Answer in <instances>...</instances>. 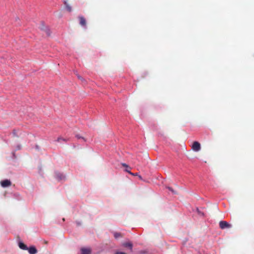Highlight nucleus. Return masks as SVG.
<instances>
[{
    "mask_svg": "<svg viewBox=\"0 0 254 254\" xmlns=\"http://www.w3.org/2000/svg\"><path fill=\"white\" fill-rule=\"evenodd\" d=\"M191 148L194 151L198 152L201 149V145L198 141H194L191 145Z\"/></svg>",
    "mask_w": 254,
    "mask_h": 254,
    "instance_id": "1",
    "label": "nucleus"
},
{
    "mask_svg": "<svg viewBox=\"0 0 254 254\" xmlns=\"http://www.w3.org/2000/svg\"><path fill=\"white\" fill-rule=\"evenodd\" d=\"M219 224L221 229H228L232 227V225L225 221H220Z\"/></svg>",
    "mask_w": 254,
    "mask_h": 254,
    "instance_id": "2",
    "label": "nucleus"
},
{
    "mask_svg": "<svg viewBox=\"0 0 254 254\" xmlns=\"http://www.w3.org/2000/svg\"><path fill=\"white\" fill-rule=\"evenodd\" d=\"M0 185L3 188L9 187L11 185V182L10 180L6 179L0 181Z\"/></svg>",
    "mask_w": 254,
    "mask_h": 254,
    "instance_id": "3",
    "label": "nucleus"
},
{
    "mask_svg": "<svg viewBox=\"0 0 254 254\" xmlns=\"http://www.w3.org/2000/svg\"><path fill=\"white\" fill-rule=\"evenodd\" d=\"M122 246L128 249L129 250H130V251H132V250L133 245H132V243L130 241H127V242H125L123 243Z\"/></svg>",
    "mask_w": 254,
    "mask_h": 254,
    "instance_id": "4",
    "label": "nucleus"
},
{
    "mask_svg": "<svg viewBox=\"0 0 254 254\" xmlns=\"http://www.w3.org/2000/svg\"><path fill=\"white\" fill-rule=\"evenodd\" d=\"M79 24L82 27H85L86 25V20L83 16H79Z\"/></svg>",
    "mask_w": 254,
    "mask_h": 254,
    "instance_id": "5",
    "label": "nucleus"
},
{
    "mask_svg": "<svg viewBox=\"0 0 254 254\" xmlns=\"http://www.w3.org/2000/svg\"><path fill=\"white\" fill-rule=\"evenodd\" d=\"M27 250H28L30 254H36L37 253V250L36 248H35V247L33 246L28 248V249Z\"/></svg>",
    "mask_w": 254,
    "mask_h": 254,
    "instance_id": "6",
    "label": "nucleus"
},
{
    "mask_svg": "<svg viewBox=\"0 0 254 254\" xmlns=\"http://www.w3.org/2000/svg\"><path fill=\"white\" fill-rule=\"evenodd\" d=\"M81 251V254H91V250L90 249L82 248Z\"/></svg>",
    "mask_w": 254,
    "mask_h": 254,
    "instance_id": "7",
    "label": "nucleus"
},
{
    "mask_svg": "<svg viewBox=\"0 0 254 254\" xmlns=\"http://www.w3.org/2000/svg\"><path fill=\"white\" fill-rule=\"evenodd\" d=\"M19 247L23 250H27L28 249V247L26 245L22 242H19L18 244Z\"/></svg>",
    "mask_w": 254,
    "mask_h": 254,
    "instance_id": "8",
    "label": "nucleus"
},
{
    "mask_svg": "<svg viewBox=\"0 0 254 254\" xmlns=\"http://www.w3.org/2000/svg\"><path fill=\"white\" fill-rule=\"evenodd\" d=\"M64 4L65 6L66 10L68 12H71L72 11V8L68 4L66 1H64Z\"/></svg>",
    "mask_w": 254,
    "mask_h": 254,
    "instance_id": "9",
    "label": "nucleus"
},
{
    "mask_svg": "<svg viewBox=\"0 0 254 254\" xmlns=\"http://www.w3.org/2000/svg\"><path fill=\"white\" fill-rule=\"evenodd\" d=\"M122 165L123 166L125 167L126 168V169H125V171L130 174V173L131 172L130 171V169H131V168L125 163H123L122 164Z\"/></svg>",
    "mask_w": 254,
    "mask_h": 254,
    "instance_id": "10",
    "label": "nucleus"
},
{
    "mask_svg": "<svg viewBox=\"0 0 254 254\" xmlns=\"http://www.w3.org/2000/svg\"><path fill=\"white\" fill-rule=\"evenodd\" d=\"M68 139L64 138L62 137H59L57 138V139L56 140V141L58 142H61L62 141H64V142H67L68 141Z\"/></svg>",
    "mask_w": 254,
    "mask_h": 254,
    "instance_id": "11",
    "label": "nucleus"
},
{
    "mask_svg": "<svg viewBox=\"0 0 254 254\" xmlns=\"http://www.w3.org/2000/svg\"><path fill=\"white\" fill-rule=\"evenodd\" d=\"M56 176H57V178H58V179L59 180H62L63 179H64V177L63 175L60 174H57L56 175Z\"/></svg>",
    "mask_w": 254,
    "mask_h": 254,
    "instance_id": "12",
    "label": "nucleus"
},
{
    "mask_svg": "<svg viewBox=\"0 0 254 254\" xmlns=\"http://www.w3.org/2000/svg\"><path fill=\"white\" fill-rule=\"evenodd\" d=\"M43 30L45 31L47 35L49 36L50 35V30L48 28H45V29H42Z\"/></svg>",
    "mask_w": 254,
    "mask_h": 254,
    "instance_id": "13",
    "label": "nucleus"
},
{
    "mask_svg": "<svg viewBox=\"0 0 254 254\" xmlns=\"http://www.w3.org/2000/svg\"><path fill=\"white\" fill-rule=\"evenodd\" d=\"M114 237L116 238H118L119 237H121V234L120 233H115L114 234Z\"/></svg>",
    "mask_w": 254,
    "mask_h": 254,
    "instance_id": "14",
    "label": "nucleus"
},
{
    "mask_svg": "<svg viewBox=\"0 0 254 254\" xmlns=\"http://www.w3.org/2000/svg\"><path fill=\"white\" fill-rule=\"evenodd\" d=\"M168 189H169V190H170L172 192V193H174V194H176L177 192L171 187H168Z\"/></svg>",
    "mask_w": 254,
    "mask_h": 254,
    "instance_id": "15",
    "label": "nucleus"
},
{
    "mask_svg": "<svg viewBox=\"0 0 254 254\" xmlns=\"http://www.w3.org/2000/svg\"><path fill=\"white\" fill-rule=\"evenodd\" d=\"M116 254H127L125 253H124V252H116Z\"/></svg>",
    "mask_w": 254,
    "mask_h": 254,
    "instance_id": "16",
    "label": "nucleus"
},
{
    "mask_svg": "<svg viewBox=\"0 0 254 254\" xmlns=\"http://www.w3.org/2000/svg\"><path fill=\"white\" fill-rule=\"evenodd\" d=\"M77 76L78 79H80L81 80H82L83 78L81 76L77 74Z\"/></svg>",
    "mask_w": 254,
    "mask_h": 254,
    "instance_id": "17",
    "label": "nucleus"
},
{
    "mask_svg": "<svg viewBox=\"0 0 254 254\" xmlns=\"http://www.w3.org/2000/svg\"><path fill=\"white\" fill-rule=\"evenodd\" d=\"M76 137L77 138H78V139H79V138H82V139H84V138H83V137H81L79 135H78V134L76 135Z\"/></svg>",
    "mask_w": 254,
    "mask_h": 254,
    "instance_id": "18",
    "label": "nucleus"
},
{
    "mask_svg": "<svg viewBox=\"0 0 254 254\" xmlns=\"http://www.w3.org/2000/svg\"><path fill=\"white\" fill-rule=\"evenodd\" d=\"M130 174L132 176H138L137 173H133L130 172Z\"/></svg>",
    "mask_w": 254,
    "mask_h": 254,
    "instance_id": "19",
    "label": "nucleus"
},
{
    "mask_svg": "<svg viewBox=\"0 0 254 254\" xmlns=\"http://www.w3.org/2000/svg\"><path fill=\"white\" fill-rule=\"evenodd\" d=\"M197 212L200 215H203V213H201L198 209H197Z\"/></svg>",
    "mask_w": 254,
    "mask_h": 254,
    "instance_id": "20",
    "label": "nucleus"
},
{
    "mask_svg": "<svg viewBox=\"0 0 254 254\" xmlns=\"http://www.w3.org/2000/svg\"><path fill=\"white\" fill-rule=\"evenodd\" d=\"M21 147V145H17V149H18V150L20 149Z\"/></svg>",
    "mask_w": 254,
    "mask_h": 254,
    "instance_id": "21",
    "label": "nucleus"
},
{
    "mask_svg": "<svg viewBox=\"0 0 254 254\" xmlns=\"http://www.w3.org/2000/svg\"><path fill=\"white\" fill-rule=\"evenodd\" d=\"M138 176V178H139V179L140 180H142V177H141V176H140V175H138V176Z\"/></svg>",
    "mask_w": 254,
    "mask_h": 254,
    "instance_id": "22",
    "label": "nucleus"
},
{
    "mask_svg": "<svg viewBox=\"0 0 254 254\" xmlns=\"http://www.w3.org/2000/svg\"><path fill=\"white\" fill-rule=\"evenodd\" d=\"M144 157H145V158H148V157H149L148 155L147 154H146L145 155V156H144Z\"/></svg>",
    "mask_w": 254,
    "mask_h": 254,
    "instance_id": "23",
    "label": "nucleus"
}]
</instances>
